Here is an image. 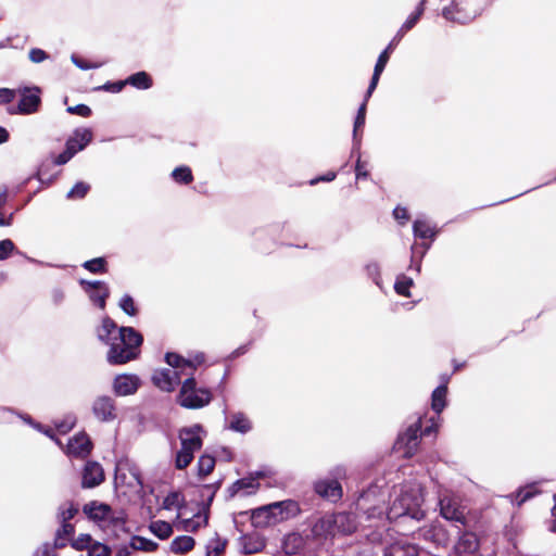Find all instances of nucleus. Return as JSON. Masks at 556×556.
<instances>
[{"instance_id": "bf43d9fd", "label": "nucleus", "mask_w": 556, "mask_h": 556, "mask_svg": "<svg viewBox=\"0 0 556 556\" xmlns=\"http://www.w3.org/2000/svg\"><path fill=\"white\" fill-rule=\"evenodd\" d=\"M71 60L72 62L80 70H90V68H97L100 66V64H91V63H88L81 59H79L77 55L73 54L71 56Z\"/></svg>"}, {"instance_id": "dca6fc26", "label": "nucleus", "mask_w": 556, "mask_h": 556, "mask_svg": "<svg viewBox=\"0 0 556 556\" xmlns=\"http://www.w3.org/2000/svg\"><path fill=\"white\" fill-rule=\"evenodd\" d=\"M400 41H401V39H395V36H394L393 39L387 46V48L379 54L378 60L375 65V68H374L372 77H371L369 86L367 88V98H370L372 92L375 91V89L379 83L380 75L384 71L386 65L390 59V54L392 53L393 49L397 46V43Z\"/></svg>"}, {"instance_id": "e2e57ef3", "label": "nucleus", "mask_w": 556, "mask_h": 556, "mask_svg": "<svg viewBox=\"0 0 556 556\" xmlns=\"http://www.w3.org/2000/svg\"><path fill=\"white\" fill-rule=\"evenodd\" d=\"M110 551L105 545L96 544L90 551L89 556H109Z\"/></svg>"}, {"instance_id": "3c124183", "label": "nucleus", "mask_w": 556, "mask_h": 556, "mask_svg": "<svg viewBox=\"0 0 556 556\" xmlns=\"http://www.w3.org/2000/svg\"><path fill=\"white\" fill-rule=\"evenodd\" d=\"M76 424V417L74 415H67L61 422H55L56 429L61 433L68 432Z\"/></svg>"}, {"instance_id": "6e6d98bb", "label": "nucleus", "mask_w": 556, "mask_h": 556, "mask_svg": "<svg viewBox=\"0 0 556 556\" xmlns=\"http://www.w3.org/2000/svg\"><path fill=\"white\" fill-rule=\"evenodd\" d=\"M67 112L71 114H77L83 117H88L91 115V109L86 104H77L75 106H68Z\"/></svg>"}, {"instance_id": "6e6552de", "label": "nucleus", "mask_w": 556, "mask_h": 556, "mask_svg": "<svg viewBox=\"0 0 556 556\" xmlns=\"http://www.w3.org/2000/svg\"><path fill=\"white\" fill-rule=\"evenodd\" d=\"M430 425L426 426L424 430H421L422 427V418L419 416L416 418L414 422H412L405 431L401 432L396 440V447L397 450H403L404 455L406 457H412L415 452L417 451V447L419 445V440L421 435H431L432 433H435L439 424L434 420V418H430Z\"/></svg>"}, {"instance_id": "c9c22d12", "label": "nucleus", "mask_w": 556, "mask_h": 556, "mask_svg": "<svg viewBox=\"0 0 556 556\" xmlns=\"http://www.w3.org/2000/svg\"><path fill=\"white\" fill-rule=\"evenodd\" d=\"M129 545L132 549L142 552H154L159 547L156 542L139 535H134Z\"/></svg>"}, {"instance_id": "c756f323", "label": "nucleus", "mask_w": 556, "mask_h": 556, "mask_svg": "<svg viewBox=\"0 0 556 556\" xmlns=\"http://www.w3.org/2000/svg\"><path fill=\"white\" fill-rule=\"evenodd\" d=\"M369 98H367V93L365 94V99L361 106L357 110V114L354 121V128H353V138L355 142V148L358 149L362 144V137L358 135V131L363 129L366 121V108H367V101Z\"/></svg>"}, {"instance_id": "774afa93", "label": "nucleus", "mask_w": 556, "mask_h": 556, "mask_svg": "<svg viewBox=\"0 0 556 556\" xmlns=\"http://www.w3.org/2000/svg\"><path fill=\"white\" fill-rule=\"evenodd\" d=\"M337 174L334 172H329L326 175L316 177L309 181V185L314 186L319 181H332L336 178Z\"/></svg>"}, {"instance_id": "c03bdc74", "label": "nucleus", "mask_w": 556, "mask_h": 556, "mask_svg": "<svg viewBox=\"0 0 556 556\" xmlns=\"http://www.w3.org/2000/svg\"><path fill=\"white\" fill-rule=\"evenodd\" d=\"M414 285V281L410 277L405 275H400L396 277L394 283V290L397 294L403 296H410L409 288Z\"/></svg>"}, {"instance_id": "052dcab7", "label": "nucleus", "mask_w": 556, "mask_h": 556, "mask_svg": "<svg viewBox=\"0 0 556 556\" xmlns=\"http://www.w3.org/2000/svg\"><path fill=\"white\" fill-rule=\"evenodd\" d=\"M34 556H55L54 547L45 543L35 551Z\"/></svg>"}, {"instance_id": "aec40b11", "label": "nucleus", "mask_w": 556, "mask_h": 556, "mask_svg": "<svg viewBox=\"0 0 556 556\" xmlns=\"http://www.w3.org/2000/svg\"><path fill=\"white\" fill-rule=\"evenodd\" d=\"M92 448V443L86 433H79L70 439L66 446V454L68 456L85 458Z\"/></svg>"}, {"instance_id": "9d476101", "label": "nucleus", "mask_w": 556, "mask_h": 556, "mask_svg": "<svg viewBox=\"0 0 556 556\" xmlns=\"http://www.w3.org/2000/svg\"><path fill=\"white\" fill-rule=\"evenodd\" d=\"M21 100L16 106H9L7 112L11 115H28L36 113L40 106V89L38 87L18 89Z\"/></svg>"}, {"instance_id": "4468645a", "label": "nucleus", "mask_w": 556, "mask_h": 556, "mask_svg": "<svg viewBox=\"0 0 556 556\" xmlns=\"http://www.w3.org/2000/svg\"><path fill=\"white\" fill-rule=\"evenodd\" d=\"M94 417L102 422H111L117 417L115 401L108 395L98 396L92 403Z\"/></svg>"}, {"instance_id": "49530a36", "label": "nucleus", "mask_w": 556, "mask_h": 556, "mask_svg": "<svg viewBox=\"0 0 556 556\" xmlns=\"http://www.w3.org/2000/svg\"><path fill=\"white\" fill-rule=\"evenodd\" d=\"M119 308L128 316H136L138 309L131 295L124 294L118 303Z\"/></svg>"}, {"instance_id": "2eb2a0df", "label": "nucleus", "mask_w": 556, "mask_h": 556, "mask_svg": "<svg viewBox=\"0 0 556 556\" xmlns=\"http://www.w3.org/2000/svg\"><path fill=\"white\" fill-rule=\"evenodd\" d=\"M440 511L441 516L450 521L467 526V516L465 507H462L457 501L450 497H443L440 500Z\"/></svg>"}, {"instance_id": "0eeeda50", "label": "nucleus", "mask_w": 556, "mask_h": 556, "mask_svg": "<svg viewBox=\"0 0 556 556\" xmlns=\"http://www.w3.org/2000/svg\"><path fill=\"white\" fill-rule=\"evenodd\" d=\"M299 513V504L295 501L287 500L255 509L252 520L256 526L270 525L294 517Z\"/></svg>"}, {"instance_id": "4c0bfd02", "label": "nucleus", "mask_w": 556, "mask_h": 556, "mask_svg": "<svg viewBox=\"0 0 556 556\" xmlns=\"http://www.w3.org/2000/svg\"><path fill=\"white\" fill-rule=\"evenodd\" d=\"M60 528L56 531L55 535V547H63L66 545V542L74 533V526L71 522L60 523Z\"/></svg>"}, {"instance_id": "a878e982", "label": "nucleus", "mask_w": 556, "mask_h": 556, "mask_svg": "<svg viewBox=\"0 0 556 556\" xmlns=\"http://www.w3.org/2000/svg\"><path fill=\"white\" fill-rule=\"evenodd\" d=\"M116 330L118 331L116 323L112 318L105 316L102 319L101 325L97 328V337L101 342L110 345L114 337L117 334Z\"/></svg>"}, {"instance_id": "864d4df0", "label": "nucleus", "mask_w": 556, "mask_h": 556, "mask_svg": "<svg viewBox=\"0 0 556 556\" xmlns=\"http://www.w3.org/2000/svg\"><path fill=\"white\" fill-rule=\"evenodd\" d=\"M28 56H29V60L34 63H41L49 58L47 52L39 48H33L29 51Z\"/></svg>"}, {"instance_id": "9b49d317", "label": "nucleus", "mask_w": 556, "mask_h": 556, "mask_svg": "<svg viewBox=\"0 0 556 556\" xmlns=\"http://www.w3.org/2000/svg\"><path fill=\"white\" fill-rule=\"evenodd\" d=\"M479 13L468 8L467 0H453L450 7L442 10V16L453 23L466 24L476 18Z\"/></svg>"}, {"instance_id": "ea45409f", "label": "nucleus", "mask_w": 556, "mask_h": 556, "mask_svg": "<svg viewBox=\"0 0 556 556\" xmlns=\"http://www.w3.org/2000/svg\"><path fill=\"white\" fill-rule=\"evenodd\" d=\"M172 178L180 185H189L193 180V175L189 166H178L172 172Z\"/></svg>"}, {"instance_id": "de8ad7c7", "label": "nucleus", "mask_w": 556, "mask_h": 556, "mask_svg": "<svg viewBox=\"0 0 556 556\" xmlns=\"http://www.w3.org/2000/svg\"><path fill=\"white\" fill-rule=\"evenodd\" d=\"M90 190V186L84 181H78L75 186L67 192V199H83L86 197L88 191Z\"/></svg>"}, {"instance_id": "5701e85b", "label": "nucleus", "mask_w": 556, "mask_h": 556, "mask_svg": "<svg viewBox=\"0 0 556 556\" xmlns=\"http://www.w3.org/2000/svg\"><path fill=\"white\" fill-rule=\"evenodd\" d=\"M418 547L408 542L407 539H400L383 549V556H417Z\"/></svg>"}, {"instance_id": "473e14b6", "label": "nucleus", "mask_w": 556, "mask_h": 556, "mask_svg": "<svg viewBox=\"0 0 556 556\" xmlns=\"http://www.w3.org/2000/svg\"><path fill=\"white\" fill-rule=\"evenodd\" d=\"M126 85H130L140 90H147L152 86V78L146 72H137L125 79Z\"/></svg>"}, {"instance_id": "e433bc0d", "label": "nucleus", "mask_w": 556, "mask_h": 556, "mask_svg": "<svg viewBox=\"0 0 556 556\" xmlns=\"http://www.w3.org/2000/svg\"><path fill=\"white\" fill-rule=\"evenodd\" d=\"M538 493V489L534 484L526 488H520L516 493L509 495L510 501L516 503L518 506L532 498Z\"/></svg>"}, {"instance_id": "f704fd0d", "label": "nucleus", "mask_w": 556, "mask_h": 556, "mask_svg": "<svg viewBox=\"0 0 556 556\" xmlns=\"http://www.w3.org/2000/svg\"><path fill=\"white\" fill-rule=\"evenodd\" d=\"M149 530L160 540H166L173 534V527L170 523L163 520L152 521L149 525Z\"/></svg>"}, {"instance_id": "a19ab883", "label": "nucleus", "mask_w": 556, "mask_h": 556, "mask_svg": "<svg viewBox=\"0 0 556 556\" xmlns=\"http://www.w3.org/2000/svg\"><path fill=\"white\" fill-rule=\"evenodd\" d=\"M215 458L211 455L203 454L198 460V475L200 477H206L210 475L215 467Z\"/></svg>"}, {"instance_id": "393cba45", "label": "nucleus", "mask_w": 556, "mask_h": 556, "mask_svg": "<svg viewBox=\"0 0 556 556\" xmlns=\"http://www.w3.org/2000/svg\"><path fill=\"white\" fill-rule=\"evenodd\" d=\"M419 535L435 545H445L447 543L446 530L440 525H432L421 529Z\"/></svg>"}, {"instance_id": "f3484780", "label": "nucleus", "mask_w": 556, "mask_h": 556, "mask_svg": "<svg viewBox=\"0 0 556 556\" xmlns=\"http://www.w3.org/2000/svg\"><path fill=\"white\" fill-rule=\"evenodd\" d=\"M141 386L140 378L135 374L117 375L113 380V392L117 396L135 394Z\"/></svg>"}, {"instance_id": "79ce46f5", "label": "nucleus", "mask_w": 556, "mask_h": 556, "mask_svg": "<svg viewBox=\"0 0 556 556\" xmlns=\"http://www.w3.org/2000/svg\"><path fill=\"white\" fill-rule=\"evenodd\" d=\"M83 267L92 274H105L108 271V263L104 257L86 261Z\"/></svg>"}, {"instance_id": "a18cd8bd", "label": "nucleus", "mask_w": 556, "mask_h": 556, "mask_svg": "<svg viewBox=\"0 0 556 556\" xmlns=\"http://www.w3.org/2000/svg\"><path fill=\"white\" fill-rule=\"evenodd\" d=\"M365 270H366L367 276L374 281V283L378 288L382 289V279H381L379 263L375 262V261L369 262L368 264H366Z\"/></svg>"}, {"instance_id": "bb28decb", "label": "nucleus", "mask_w": 556, "mask_h": 556, "mask_svg": "<svg viewBox=\"0 0 556 556\" xmlns=\"http://www.w3.org/2000/svg\"><path fill=\"white\" fill-rule=\"evenodd\" d=\"M227 429L245 434L252 430V422L245 414L237 412L230 415Z\"/></svg>"}, {"instance_id": "ddd939ff", "label": "nucleus", "mask_w": 556, "mask_h": 556, "mask_svg": "<svg viewBox=\"0 0 556 556\" xmlns=\"http://www.w3.org/2000/svg\"><path fill=\"white\" fill-rule=\"evenodd\" d=\"M480 541L475 532L462 531L458 528L457 541L453 545L451 556H466L472 555L479 551Z\"/></svg>"}, {"instance_id": "338daca9", "label": "nucleus", "mask_w": 556, "mask_h": 556, "mask_svg": "<svg viewBox=\"0 0 556 556\" xmlns=\"http://www.w3.org/2000/svg\"><path fill=\"white\" fill-rule=\"evenodd\" d=\"M355 174L357 180L362 178H367L369 175L368 172L365 169V163H363L359 157L356 160Z\"/></svg>"}, {"instance_id": "7c9ffc66", "label": "nucleus", "mask_w": 556, "mask_h": 556, "mask_svg": "<svg viewBox=\"0 0 556 556\" xmlns=\"http://www.w3.org/2000/svg\"><path fill=\"white\" fill-rule=\"evenodd\" d=\"M413 232L416 238L431 240L438 235L435 227L430 225L426 219H416L413 224Z\"/></svg>"}, {"instance_id": "2f4dec72", "label": "nucleus", "mask_w": 556, "mask_h": 556, "mask_svg": "<svg viewBox=\"0 0 556 556\" xmlns=\"http://www.w3.org/2000/svg\"><path fill=\"white\" fill-rule=\"evenodd\" d=\"M195 541L192 536L180 535L170 543V552L174 554H186L194 547Z\"/></svg>"}, {"instance_id": "72a5a7b5", "label": "nucleus", "mask_w": 556, "mask_h": 556, "mask_svg": "<svg viewBox=\"0 0 556 556\" xmlns=\"http://www.w3.org/2000/svg\"><path fill=\"white\" fill-rule=\"evenodd\" d=\"M258 488V482L256 478L254 477H247L237 480L229 488V492L231 495H235L240 490H248V493L254 492Z\"/></svg>"}, {"instance_id": "4d7b16f0", "label": "nucleus", "mask_w": 556, "mask_h": 556, "mask_svg": "<svg viewBox=\"0 0 556 556\" xmlns=\"http://www.w3.org/2000/svg\"><path fill=\"white\" fill-rule=\"evenodd\" d=\"M125 86H126L125 80H119V81H115V83L109 81V83L104 84L103 86L99 87V89L110 91L113 93H117V92H121Z\"/></svg>"}, {"instance_id": "5fc2aeb1", "label": "nucleus", "mask_w": 556, "mask_h": 556, "mask_svg": "<svg viewBox=\"0 0 556 556\" xmlns=\"http://www.w3.org/2000/svg\"><path fill=\"white\" fill-rule=\"evenodd\" d=\"M179 498H180V496L176 492L168 494L163 501V508L170 510L174 507H178Z\"/></svg>"}, {"instance_id": "13d9d810", "label": "nucleus", "mask_w": 556, "mask_h": 556, "mask_svg": "<svg viewBox=\"0 0 556 556\" xmlns=\"http://www.w3.org/2000/svg\"><path fill=\"white\" fill-rule=\"evenodd\" d=\"M329 480H337L339 482L340 479L346 477V468L342 465H338L329 471Z\"/></svg>"}, {"instance_id": "1a4fd4ad", "label": "nucleus", "mask_w": 556, "mask_h": 556, "mask_svg": "<svg viewBox=\"0 0 556 556\" xmlns=\"http://www.w3.org/2000/svg\"><path fill=\"white\" fill-rule=\"evenodd\" d=\"M92 140V131L89 128H77L66 140L65 150L54 156V165L66 164L77 152L84 150Z\"/></svg>"}, {"instance_id": "6ab92c4d", "label": "nucleus", "mask_w": 556, "mask_h": 556, "mask_svg": "<svg viewBox=\"0 0 556 556\" xmlns=\"http://www.w3.org/2000/svg\"><path fill=\"white\" fill-rule=\"evenodd\" d=\"M314 490L320 497L333 503L341 500L343 495L342 486L337 480H318L314 483Z\"/></svg>"}, {"instance_id": "a211bd4d", "label": "nucleus", "mask_w": 556, "mask_h": 556, "mask_svg": "<svg viewBox=\"0 0 556 556\" xmlns=\"http://www.w3.org/2000/svg\"><path fill=\"white\" fill-rule=\"evenodd\" d=\"M312 533L316 539H332L339 535L336 514L320 517L312 527Z\"/></svg>"}, {"instance_id": "58836bf2", "label": "nucleus", "mask_w": 556, "mask_h": 556, "mask_svg": "<svg viewBox=\"0 0 556 556\" xmlns=\"http://www.w3.org/2000/svg\"><path fill=\"white\" fill-rule=\"evenodd\" d=\"M77 513V505L72 502H66L59 507L58 520L60 523L70 522Z\"/></svg>"}, {"instance_id": "f257e3e1", "label": "nucleus", "mask_w": 556, "mask_h": 556, "mask_svg": "<svg viewBox=\"0 0 556 556\" xmlns=\"http://www.w3.org/2000/svg\"><path fill=\"white\" fill-rule=\"evenodd\" d=\"M389 491L378 483L371 484L367 490L363 491L355 502V507L362 514L364 521V536L374 544L381 543L383 535L388 531L386 501Z\"/></svg>"}, {"instance_id": "69168bd1", "label": "nucleus", "mask_w": 556, "mask_h": 556, "mask_svg": "<svg viewBox=\"0 0 556 556\" xmlns=\"http://www.w3.org/2000/svg\"><path fill=\"white\" fill-rule=\"evenodd\" d=\"M393 216L395 219L401 220L403 223L407 222L409 218L406 207H402V206H396L393 210Z\"/></svg>"}, {"instance_id": "603ef678", "label": "nucleus", "mask_w": 556, "mask_h": 556, "mask_svg": "<svg viewBox=\"0 0 556 556\" xmlns=\"http://www.w3.org/2000/svg\"><path fill=\"white\" fill-rule=\"evenodd\" d=\"M18 90L9 89V88H0V105L11 103Z\"/></svg>"}, {"instance_id": "09e8293b", "label": "nucleus", "mask_w": 556, "mask_h": 556, "mask_svg": "<svg viewBox=\"0 0 556 556\" xmlns=\"http://www.w3.org/2000/svg\"><path fill=\"white\" fill-rule=\"evenodd\" d=\"M15 250V244L11 239L0 241V261L7 260Z\"/></svg>"}, {"instance_id": "7ed1b4c3", "label": "nucleus", "mask_w": 556, "mask_h": 556, "mask_svg": "<svg viewBox=\"0 0 556 556\" xmlns=\"http://www.w3.org/2000/svg\"><path fill=\"white\" fill-rule=\"evenodd\" d=\"M143 338L132 327L118 328L117 334L109 345L106 361L110 365H123L136 359L140 354Z\"/></svg>"}, {"instance_id": "cd10ccee", "label": "nucleus", "mask_w": 556, "mask_h": 556, "mask_svg": "<svg viewBox=\"0 0 556 556\" xmlns=\"http://www.w3.org/2000/svg\"><path fill=\"white\" fill-rule=\"evenodd\" d=\"M426 0H421L419 4L416 7L415 11L409 14L406 21L402 24L400 29L395 35V39H402L403 36L409 31L415 25L418 23L419 18L424 14Z\"/></svg>"}, {"instance_id": "680f3d73", "label": "nucleus", "mask_w": 556, "mask_h": 556, "mask_svg": "<svg viewBox=\"0 0 556 556\" xmlns=\"http://www.w3.org/2000/svg\"><path fill=\"white\" fill-rule=\"evenodd\" d=\"M65 299V292L61 288H54L51 291V300L54 305H60Z\"/></svg>"}, {"instance_id": "37998d69", "label": "nucleus", "mask_w": 556, "mask_h": 556, "mask_svg": "<svg viewBox=\"0 0 556 556\" xmlns=\"http://www.w3.org/2000/svg\"><path fill=\"white\" fill-rule=\"evenodd\" d=\"M104 523L112 526L114 530H124L126 514L123 510L116 511L111 508V514L106 517V521Z\"/></svg>"}, {"instance_id": "f03ea898", "label": "nucleus", "mask_w": 556, "mask_h": 556, "mask_svg": "<svg viewBox=\"0 0 556 556\" xmlns=\"http://www.w3.org/2000/svg\"><path fill=\"white\" fill-rule=\"evenodd\" d=\"M424 493L417 483H405L399 492L392 504L388 507V521H393L402 517H409L415 520H421L426 513L422 509Z\"/></svg>"}, {"instance_id": "f8f14e48", "label": "nucleus", "mask_w": 556, "mask_h": 556, "mask_svg": "<svg viewBox=\"0 0 556 556\" xmlns=\"http://www.w3.org/2000/svg\"><path fill=\"white\" fill-rule=\"evenodd\" d=\"M79 285L84 291L88 294L90 301L97 305L100 309H104L106 300L110 296V288L106 282L101 280H85L81 279Z\"/></svg>"}, {"instance_id": "412c9836", "label": "nucleus", "mask_w": 556, "mask_h": 556, "mask_svg": "<svg viewBox=\"0 0 556 556\" xmlns=\"http://www.w3.org/2000/svg\"><path fill=\"white\" fill-rule=\"evenodd\" d=\"M337 518V528L339 529V535H349L355 532L358 527H361V531L364 534L363 526H366L367 522L362 519L358 521L356 516L352 513L341 511L336 514Z\"/></svg>"}, {"instance_id": "423d86ee", "label": "nucleus", "mask_w": 556, "mask_h": 556, "mask_svg": "<svg viewBox=\"0 0 556 556\" xmlns=\"http://www.w3.org/2000/svg\"><path fill=\"white\" fill-rule=\"evenodd\" d=\"M201 433H205L200 424L185 427L179 430L180 450L175 456V467L179 470L186 469L194 458V453L203 445Z\"/></svg>"}, {"instance_id": "39448f33", "label": "nucleus", "mask_w": 556, "mask_h": 556, "mask_svg": "<svg viewBox=\"0 0 556 556\" xmlns=\"http://www.w3.org/2000/svg\"><path fill=\"white\" fill-rule=\"evenodd\" d=\"M193 372L190 369L186 375L188 378L181 382L176 403L187 409H201L212 402L213 393L210 388L198 386Z\"/></svg>"}, {"instance_id": "20e7f679", "label": "nucleus", "mask_w": 556, "mask_h": 556, "mask_svg": "<svg viewBox=\"0 0 556 556\" xmlns=\"http://www.w3.org/2000/svg\"><path fill=\"white\" fill-rule=\"evenodd\" d=\"M165 362L172 368L155 369L151 380L161 391L173 392L181 382V375H187L190 369L194 370V364L174 352L165 354Z\"/></svg>"}, {"instance_id": "8fccbe9b", "label": "nucleus", "mask_w": 556, "mask_h": 556, "mask_svg": "<svg viewBox=\"0 0 556 556\" xmlns=\"http://www.w3.org/2000/svg\"><path fill=\"white\" fill-rule=\"evenodd\" d=\"M225 542L216 539L211 541L206 546V556H219L225 548Z\"/></svg>"}, {"instance_id": "b1692460", "label": "nucleus", "mask_w": 556, "mask_h": 556, "mask_svg": "<svg viewBox=\"0 0 556 556\" xmlns=\"http://www.w3.org/2000/svg\"><path fill=\"white\" fill-rule=\"evenodd\" d=\"M111 508L108 504L92 501L84 505L83 511L94 521L105 522L106 517L111 514Z\"/></svg>"}, {"instance_id": "4be33fe9", "label": "nucleus", "mask_w": 556, "mask_h": 556, "mask_svg": "<svg viewBox=\"0 0 556 556\" xmlns=\"http://www.w3.org/2000/svg\"><path fill=\"white\" fill-rule=\"evenodd\" d=\"M104 480L102 466L97 462H87L83 471L81 484L84 488H94Z\"/></svg>"}, {"instance_id": "c85d7f7f", "label": "nucleus", "mask_w": 556, "mask_h": 556, "mask_svg": "<svg viewBox=\"0 0 556 556\" xmlns=\"http://www.w3.org/2000/svg\"><path fill=\"white\" fill-rule=\"evenodd\" d=\"M446 393H447L446 384H440L432 392L431 406H432V409L437 414V416L433 417L437 422L440 418L439 417L440 414L443 412V409L446 406Z\"/></svg>"}, {"instance_id": "0e129e2a", "label": "nucleus", "mask_w": 556, "mask_h": 556, "mask_svg": "<svg viewBox=\"0 0 556 556\" xmlns=\"http://www.w3.org/2000/svg\"><path fill=\"white\" fill-rule=\"evenodd\" d=\"M24 420H25L27 424H29V425H31L33 427H35L36 429H38L39 431H42L46 435H48V437H50L51 439L55 440V442H56L58 444H61V443H60V441H59L58 439H55V438H54V435H53V431H52L51 429L43 430V429H42V427H41L39 424L34 422V421H33V419H31L29 416L24 417Z\"/></svg>"}]
</instances>
